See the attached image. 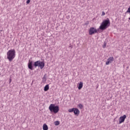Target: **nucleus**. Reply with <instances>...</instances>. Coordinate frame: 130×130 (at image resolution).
<instances>
[{
  "label": "nucleus",
  "instance_id": "39448f33",
  "mask_svg": "<svg viewBox=\"0 0 130 130\" xmlns=\"http://www.w3.org/2000/svg\"><path fill=\"white\" fill-rule=\"evenodd\" d=\"M88 32L89 35L96 34V33H97V29H96L95 27H90Z\"/></svg>",
  "mask_w": 130,
  "mask_h": 130
},
{
  "label": "nucleus",
  "instance_id": "7ed1b4c3",
  "mask_svg": "<svg viewBox=\"0 0 130 130\" xmlns=\"http://www.w3.org/2000/svg\"><path fill=\"white\" fill-rule=\"evenodd\" d=\"M49 110L51 112L56 114L59 111V107L58 106H55L54 104H51L49 107Z\"/></svg>",
  "mask_w": 130,
  "mask_h": 130
},
{
  "label": "nucleus",
  "instance_id": "412c9836",
  "mask_svg": "<svg viewBox=\"0 0 130 130\" xmlns=\"http://www.w3.org/2000/svg\"><path fill=\"white\" fill-rule=\"evenodd\" d=\"M85 25H89V21H87V22L85 23Z\"/></svg>",
  "mask_w": 130,
  "mask_h": 130
},
{
  "label": "nucleus",
  "instance_id": "dca6fc26",
  "mask_svg": "<svg viewBox=\"0 0 130 130\" xmlns=\"http://www.w3.org/2000/svg\"><path fill=\"white\" fill-rule=\"evenodd\" d=\"M110 63V61H109L108 59H107V61H106V66H109V64Z\"/></svg>",
  "mask_w": 130,
  "mask_h": 130
},
{
  "label": "nucleus",
  "instance_id": "ddd939ff",
  "mask_svg": "<svg viewBox=\"0 0 130 130\" xmlns=\"http://www.w3.org/2000/svg\"><path fill=\"white\" fill-rule=\"evenodd\" d=\"M108 60H109L110 62V63H111V62H112V61H113V60H114V58L113 57H110L108 59Z\"/></svg>",
  "mask_w": 130,
  "mask_h": 130
},
{
  "label": "nucleus",
  "instance_id": "20e7f679",
  "mask_svg": "<svg viewBox=\"0 0 130 130\" xmlns=\"http://www.w3.org/2000/svg\"><path fill=\"white\" fill-rule=\"evenodd\" d=\"M34 66L36 68H37V67H38L39 68H40L41 70H42L43 69V68H44V67H45V63H44V61H41L40 60H38L34 62Z\"/></svg>",
  "mask_w": 130,
  "mask_h": 130
},
{
  "label": "nucleus",
  "instance_id": "9b49d317",
  "mask_svg": "<svg viewBox=\"0 0 130 130\" xmlns=\"http://www.w3.org/2000/svg\"><path fill=\"white\" fill-rule=\"evenodd\" d=\"M83 88V82H80L78 86V90H81Z\"/></svg>",
  "mask_w": 130,
  "mask_h": 130
},
{
  "label": "nucleus",
  "instance_id": "9d476101",
  "mask_svg": "<svg viewBox=\"0 0 130 130\" xmlns=\"http://www.w3.org/2000/svg\"><path fill=\"white\" fill-rule=\"evenodd\" d=\"M43 130H48V126H47V124H44L43 125Z\"/></svg>",
  "mask_w": 130,
  "mask_h": 130
},
{
  "label": "nucleus",
  "instance_id": "f03ea898",
  "mask_svg": "<svg viewBox=\"0 0 130 130\" xmlns=\"http://www.w3.org/2000/svg\"><path fill=\"white\" fill-rule=\"evenodd\" d=\"M109 26H110V20L109 19V18H107L102 22L99 27V29L102 31H104V30H106V29L108 28Z\"/></svg>",
  "mask_w": 130,
  "mask_h": 130
},
{
  "label": "nucleus",
  "instance_id": "f8f14e48",
  "mask_svg": "<svg viewBox=\"0 0 130 130\" xmlns=\"http://www.w3.org/2000/svg\"><path fill=\"white\" fill-rule=\"evenodd\" d=\"M42 82L43 83H46V74H45L42 78Z\"/></svg>",
  "mask_w": 130,
  "mask_h": 130
},
{
  "label": "nucleus",
  "instance_id": "6e6552de",
  "mask_svg": "<svg viewBox=\"0 0 130 130\" xmlns=\"http://www.w3.org/2000/svg\"><path fill=\"white\" fill-rule=\"evenodd\" d=\"M74 113L75 115H78L80 114V110L77 108H75Z\"/></svg>",
  "mask_w": 130,
  "mask_h": 130
},
{
  "label": "nucleus",
  "instance_id": "aec40b11",
  "mask_svg": "<svg viewBox=\"0 0 130 130\" xmlns=\"http://www.w3.org/2000/svg\"><path fill=\"white\" fill-rule=\"evenodd\" d=\"M102 16H105V12L104 11L102 12Z\"/></svg>",
  "mask_w": 130,
  "mask_h": 130
},
{
  "label": "nucleus",
  "instance_id": "f3484780",
  "mask_svg": "<svg viewBox=\"0 0 130 130\" xmlns=\"http://www.w3.org/2000/svg\"><path fill=\"white\" fill-rule=\"evenodd\" d=\"M78 107H79V108H80V109H83V105H82V104H79L78 105Z\"/></svg>",
  "mask_w": 130,
  "mask_h": 130
},
{
  "label": "nucleus",
  "instance_id": "a211bd4d",
  "mask_svg": "<svg viewBox=\"0 0 130 130\" xmlns=\"http://www.w3.org/2000/svg\"><path fill=\"white\" fill-rule=\"evenodd\" d=\"M106 47V43L104 42V45H103V48H105Z\"/></svg>",
  "mask_w": 130,
  "mask_h": 130
},
{
  "label": "nucleus",
  "instance_id": "2eb2a0df",
  "mask_svg": "<svg viewBox=\"0 0 130 130\" xmlns=\"http://www.w3.org/2000/svg\"><path fill=\"white\" fill-rule=\"evenodd\" d=\"M54 124H55V125H59V121H55L54 122Z\"/></svg>",
  "mask_w": 130,
  "mask_h": 130
},
{
  "label": "nucleus",
  "instance_id": "6ab92c4d",
  "mask_svg": "<svg viewBox=\"0 0 130 130\" xmlns=\"http://www.w3.org/2000/svg\"><path fill=\"white\" fill-rule=\"evenodd\" d=\"M30 2H31V0H27L26 1V4H30Z\"/></svg>",
  "mask_w": 130,
  "mask_h": 130
},
{
  "label": "nucleus",
  "instance_id": "4be33fe9",
  "mask_svg": "<svg viewBox=\"0 0 130 130\" xmlns=\"http://www.w3.org/2000/svg\"><path fill=\"white\" fill-rule=\"evenodd\" d=\"M11 82H12V80L11 79H10V82L9 83H11Z\"/></svg>",
  "mask_w": 130,
  "mask_h": 130
},
{
  "label": "nucleus",
  "instance_id": "f257e3e1",
  "mask_svg": "<svg viewBox=\"0 0 130 130\" xmlns=\"http://www.w3.org/2000/svg\"><path fill=\"white\" fill-rule=\"evenodd\" d=\"M15 57H16V50L15 49L9 50L7 52V59H8L10 62L13 61Z\"/></svg>",
  "mask_w": 130,
  "mask_h": 130
},
{
  "label": "nucleus",
  "instance_id": "423d86ee",
  "mask_svg": "<svg viewBox=\"0 0 130 130\" xmlns=\"http://www.w3.org/2000/svg\"><path fill=\"white\" fill-rule=\"evenodd\" d=\"M125 118H126V115H124L123 116L120 117L119 119V124H120L122 123V122H124V120H125Z\"/></svg>",
  "mask_w": 130,
  "mask_h": 130
},
{
  "label": "nucleus",
  "instance_id": "1a4fd4ad",
  "mask_svg": "<svg viewBox=\"0 0 130 130\" xmlns=\"http://www.w3.org/2000/svg\"><path fill=\"white\" fill-rule=\"evenodd\" d=\"M49 90V84H47L45 85L44 88V91L46 92L47 91H48Z\"/></svg>",
  "mask_w": 130,
  "mask_h": 130
},
{
  "label": "nucleus",
  "instance_id": "4468645a",
  "mask_svg": "<svg viewBox=\"0 0 130 130\" xmlns=\"http://www.w3.org/2000/svg\"><path fill=\"white\" fill-rule=\"evenodd\" d=\"M75 108H73L72 109H70L68 110L69 112H74Z\"/></svg>",
  "mask_w": 130,
  "mask_h": 130
},
{
  "label": "nucleus",
  "instance_id": "5701e85b",
  "mask_svg": "<svg viewBox=\"0 0 130 130\" xmlns=\"http://www.w3.org/2000/svg\"><path fill=\"white\" fill-rule=\"evenodd\" d=\"M128 20H130V17L128 18Z\"/></svg>",
  "mask_w": 130,
  "mask_h": 130
},
{
  "label": "nucleus",
  "instance_id": "0eeeda50",
  "mask_svg": "<svg viewBox=\"0 0 130 130\" xmlns=\"http://www.w3.org/2000/svg\"><path fill=\"white\" fill-rule=\"evenodd\" d=\"M27 67L29 70H31V71H33V61H32V60H28Z\"/></svg>",
  "mask_w": 130,
  "mask_h": 130
}]
</instances>
